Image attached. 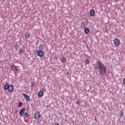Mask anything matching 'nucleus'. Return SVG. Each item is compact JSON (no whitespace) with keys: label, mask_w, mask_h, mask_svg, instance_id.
Masks as SVG:
<instances>
[{"label":"nucleus","mask_w":125,"mask_h":125,"mask_svg":"<svg viewBox=\"0 0 125 125\" xmlns=\"http://www.w3.org/2000/svg\"><path fill=\"white\" fill-rule=\"evenodd\" d=\"M43 96V92L40 91L38 92V97H42Z\"/></svg>","instance_id":"nucleus-11"},{"label":"nucleus","mask_w":125,"mask_h":125,"mask_svg":"<svg viewBox=\"0 0 125 125\" xmlns=\"http://www.w3.org/2000/svg\"><path fill=\"white\" fill-rule=\"evenodd\" d=\"M25 113V108H21L20 109L19 115L21 117H23Z\"/></svg>","instance_id":"nucleus-6"},{"label":"nucleus","mask_w":125,"mask_h":125,"mask_svg":"<svg viewBox=\"0 0 125 125\" xmlns=\"http://www.w3.org/2000/svg\"><path fill=\"white\" fill-rule=\"evenodd\" d=\"M77 105H79V104H80L81 103V102L79 100H77L76 101V102Z\"/></svg>","instance_id":"nucleus-22"},{"label":"nucleus","mask_w":125,"mask_h":125,"mask_svg":"<svg viewBox=\"0 0 125 125\" xmlns=\"http://www.w3.org/2000/svg\"><path fill=\"white\" fill-rule=\"evenodd\" d=\"M25 39H30L31 38V35L28 32H26L24 35Z\"/></svg>","instance_id":"nucleus-9"},{"label":"nucleus","mask_w":125,"mask_h":125,"mask_svg":"<svg viewBox=\"0 0 125 125\" xmlns=\"http://www.w3.org/2000/svg\"><path fill=\"white\" fill-rule=\"evenodd\" d=\"M23 116L25 118H29V117H30V115H29L27 112H24Z\"/></svg>","instance_id":"nucleus-15"},{"label":"nucleus","mask_w":125,"mask_h":125,"mask_svg":"<svg viewBox=\"0 0 125 125\" xmlns=\"http://www.w3.org/2000/svg\"><path fill=\"white\" fill-rule=\"evenodd\" d=\"M34 118L36 120H39L41 118V112L39 111H36L34 114Z\"/></svg>","instance_id":"nucleus-3"},{"label":"nucleus","mask_w":125,"mask_h":125,"mask_svg":"<svg viewBox=\"0 0 125 125\" xmlns=\"http://www.w3.org/2000/svg\"><path fill=\"white\" fill-rule=\"evenodd\" d=\"M95 14V11L94 10L92 9L90 11V16H94V15Z\"/></svg>","instance_id":"nucleus-10"},{"label":"nucleus","mask_w":125,"mask_h":125,"mask_svg":"<svg viewBox=\"0 0 125 125\" xmlns=\"http://www.w3.org/2000/svg\"><path fill=\"white\" fill-rule=\"evenodd\" d=\"M61 61L62 63H64V62L66 61V58H65V57L62 58Z\"/></svg>","instance_id":"nucleus-18"},{"label":"nucleus","mask_w":125,"mask_h":125,"mask_svg":"<svg viewBox=\"0 0 125 125\" xmlns=\"http://www.w3.org/2000/svg\"><path fill=\"white\" fill-rule=\"evenodd\" d=\"M23 96H24L25 99L27 101H30V97L29 96V95H27L25 93H23Z\"/></svg>","instance_id":"nucleus-7"},{"label":"nucleus","mask_w":125,"mask_h":125,"mask_svg":"<svg viewBox=\"0 0 125 125\" xmlns=\"http://www.w3.org/2000/svg\"><path fill=\"white\" fill-rule=\"evenodd\" d=\"M95 120L96 122H97V119L96 118V117L95 118Z\"/></svg>","instance_id":"nucleus-26"},{"label":"nucleus","mask_w":125,"mask_h":125,"mask_svg":"<svg viewBox=\"0 0 125 125\" xmlns=\"http://www.w3.org/2000/svg\"><path fill=\"white\" fill-rule=\"evenodd\" d=\"M93 69L95 71H98L100 75H104L107 72L106 66L99 60H98L96 64H94Z\"/></svg>","instance_id":"nucleus-1"},{"label":"nucleus","mask_w":125,"mask_h":125,"mask_svg":"<svg viewBox=\"0 0 125 125\" xmlns=\"http://www.w3.org/2000/svg\"><path fill=\"white\" fill-rule=\"evenodd\" d=\"M36 53H37V55L39 57H43V55H44V53L42 50H39L36 51Z\"/></svg>","instance_id":"nucleus-2"},{"label":"nucleus","mask_w":125,"mask_h":125,"mask_svg":"<svg viewBox=\"0 0 125 125\" xmlns=\"http://www.w3.org/2000/svg\"><path fill=\"white\" fill-rule=\"evenodd\" d=\"M13 89H14V87H13V85H9V88L8 89L9 92H12V91H13Z\"/></svg>","instance_id":"nucleus-8"},{"label":"nucleus","mask_w":125,"mask_h":125,"mask_svg":"<svg viewBox=\"0 0 125 125\" xmlns=\"http://www.w3.org/2000/svg\"><path fill=\"white\" fill-rule=\"evenodd\" d=\"M84 29V32L85 34H88V33H89V28L86 27Z\"/></svg>","instance_id":"nucleus-13"},{"label":"nucleus","mask_w":125,"mask_h":125,"mask_svg":"<svg viewBox=\"0 0 125 125\" xmlns=\"http://www.w3.org/2000/svg\"><path fill=\"white\" fill-rule=\"evenodd\" d=\"M85 63L86 65H87V64H89V60L86 59L85 60Z\"/></svg>","instance_id":"nucleus-16"},{"label":"nucleus","mask_w":125,"mask_h":125,"mask_svg":"<svg viewBox=\"0 0 125 125\" xmlns=\"http://www.w3.org/2000/svg\"><path fill=\"white\" fill-rule=\"evenodd\" d=\"M31 85H32V86H35V85H36V83H35L34 82H31Z\"/></svg>","instance_id":"nucleus-20"},{"label":"nucleus","mask_w":125,"mask_h":125,"mask_svg":"<svg viewBox=\"0 0 125 125\" xmlns=\"http://www.w3.org/2000/svg\"><path fill=\"white\" fill-rule=\"evenodd\" d=\"M22 105H23V104H22V103H19V104L18 105V107H21V106H22Z\"/></svg>","instance_id":"nucleus-21"},{"label":"nucleus","mask_w":125,"mask_h":125,"mask_svg":"<svg viewBox=\"0 0 125 125\" xmlns=\"http://www.w3.org/2000/svg\"><path fill=\"white\" fill-rule=\"evenodd\" d=\"M123 83L125 84V78L123 79Z\"/></svg>","instance_id":"nucleus-25"},{"label":"nucleus","mask_w":125,"mask_h":125,"mask_svg":"<svg viewBox=\"0 0 125 125\" xmlns=\"http://www.w3.org/2000/svg\"><path fill=\"white\" fill-rule=\"evenodd\" d=\"M19 51L21 54H22V53H24V49L22 48L20 49Z\"/></svg>","instance_id":"nucleus-17"},{"label":"nucleus","mask_w":125,"mask_h":125,"mask_svg":"<svg viewBox=\"0 0 125 125\" xmlns=\"http://www.w3.org/2000/svg\"><path fill=\"white\" fill-rule=\"evenodd\" d=\"M114 2H119L120 1V0H114Z\"/></svg>","instance_id":"nucleus-24"},{"label":"nucleus","mask_w":125,"mask_h":125,"mask_svg":"<svg viewBox=\"0 0 125 125\" xmlns=\"http://www.w3.org/2000/svg\"><path fill=\"white\" fill-rule=\"evenodd\" d=\"M87 24L85 22V21H82L81 24V28L82 29H85L86 27Z\"/></svg>","instance_id":"nucleus-5"},{"label":"nucleus","mask_w":125,"mask_h":125,"mask_svg":"<svg viewBox=\"0 0 125 125\" xmlns=\"http://www.w3.org/2000/svg\"><path fill=\"white\" fill-rule=\"evenodd\" d=\"M56 125H59V124L58 123Z\"/></svg>","instance_id":"nucleus-27"},{"label":"nucleus","mask_w":125,"mask_h":125,"mask_svg":"<svg viewBox=\"0 0 125 125\" xmlns=\"http://www.w3.org/2000/svg\"><path fill=\"white\" fill-rule=\"evenodd\" d=\"M105 1H107V0H104Z\"/></svg>","instance_id":"nucleus-28"},{"label":"nucleus","mask_w":125,"mask_h":125,"mask_svg":"<svg viewBox=\"0 0 125 125\" xmlns=\"http://www.w3.org/2000/svg\"><path fill=\"white\" fill-rule=\"evenodd\" d=\"M39 50H42L43 49V45L42 44H40L39 45Z\"/></svg>","instance_id":"nucleus-14"},{"label":"nucleus","mask_w":125,"mask_h":125,"mask_svg":"<svg viewBox=\"0 0 125 125\" xmlns=\"http://www.w3.org/2000/svg\"><path fill=\"white\" fill-rule=\"evenodd\" d=\"M9 87V84L7 83L4 86V89H5V90H7V89L8 90Z\"/></svg>","instance_id":"nucleus-12"},{"label":"nucleus","mask_w":125,"mask_h":125,"mask_svg":"<svg viewBox=\"0 0 125 125\" xmlns=\"http://www.w3.org/2000/svg\"><path fill=\"white\" fill-rule=\"evenodd\" d=\"M121 117H123L124 116V113H123V110H121V114H120Z\"/></svg>","instance_id":"nucleus-23"},{"label":"nucleus","mask_w":125,"mask_h":125,"mask_svg":"<svg viewBox=\"0 0 125 125\" xmlns=\"http://www.w3.org/2000/svg\"><path fill=\"white\" fill-rule=\"evenodd\" d=\"M12 71H14L15 70V65H12L11 67Z\"/></svg>","instance_id":"nucleus-19"},{"label":"nucleus","mask_w":125,"mask_h":125,"mask_svg":"<svg viewBox=\"0 0 125 125\" xmlns=\"http://www.w3.org/2000/svg\"><path fill=\"white\" fill-rule=\"evenodd\" d=\"M114 43L116 46H119L121 43V42L117 38H115L114 40Z\"/></svg>","instance_id":"nucleus-4"}]
</instances>
